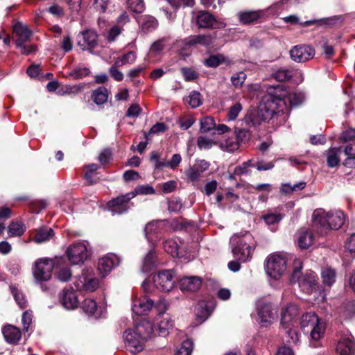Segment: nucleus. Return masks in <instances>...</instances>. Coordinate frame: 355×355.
<instances>
[{
    "label": "nucleus",
    "instance_id": "obj_1",
    "mask_svg": "<svg viewBox=\"0 0 355 355\" xmlns=\"http://www.w3.org/2000/svg\"><path fill=\"white\" fill-rule=\"evenodd\" d=\"M155 329L151 322L143 320L134 329H128L123 334L125 347L132 353L143 350L145 342L152 338Z\"/></svg>",
    "mask_w": 355,
    "mask_h": 355
},
{
    "label": "nucleus",
    "instance_id": "obj_2",
    "mask_svg": "<svg viewBox=\"0 0 355 355\" xmlns=\"http://www.w3.org/2000/svg\"><path fill=\"white\" fill-rule=\"evenodd\" d=\"M346 215L340 210L325 212L324 210H315L312 215L313 226L320 234L330 229L338 230L342 227Z\"/></svg>",
    "mask_w": 355,
    "mask_h": 355
},
{
    "label": "nucleus",
    "instance_id": "obj_3",
    "mask_svg": "<svg viewBox=\"0 0 355 355\" xmlns=\"http://www.w3.org/2000/svg\"><path fill=\"white\" fill-rule=\"evenodd\" d=\"M230 244L236 259L245 262L251 258L253 248L252 247V236L250 233L234 234L230 239Z\"/></svg>",
    "mask_w": 355,
    "mask_h": 355
},
{
    "label": "nucleus",
    "instance_id": "obj_4",
    "mask_svg": "<svg viewBox=\"0 0 355 355\" xmlns=\"http://www.w3.org/2000/svg\"><path fill=\"white\" fill-rule=\"evenodd\" d=\"M301 329L304 334H309L313 340H319L324 333L325 325L313 312L306 313L302 317Z\"/></svg>",
    "mask_w": 355,
    "mask_h": 355
},
{
    "label": "nucleus",
    "instance_id": "obj_5",
    "mask_svg": "<svg viewBox=\"0 0 355 355\" xmlns=\"http://www.w3.org/2000/svg\"><path fill=\"white\" fill-rule=\"evenodd\" d=\"M295 264H298L299 267H295L291 275V282H298L299 286L301 289L306 293H311L317 289V280L316 275L312 270H306L302 273L301 272L302 263L300 261H297Z\"/></svg>",
    "mask_w": 355,
    "mask_h": 355
},
{
    "label": "nucleus",
    "instance_id": "obj_6",
    "mask_svg": "<svg viewBox=\"0 0 355 355\" xmlns=\"http://www.w3.org/2000/svg\"><path fill=\"white\" fill-rule=\"evenodd\" d=\"M54 261L49 258L37 259L32 268V272L37 282L48 281L51 279L54 268Z\"/></svg>",
    "mask_w": 355,
    "mask_h": 355
},
{
    "label": "nucleus",
    "instance_id": "obj_7",
    "mask_svg": "<svg viewBox=\"0 0 355 355\" xmlns=\"http://www.w3.org/2000/svg\"><path fill=\"white\" fill-rule=\"evenodd\" d=\"M286 269V261L282 255L275 253L270 254L266 259V273L274 279H279Z\"/></svg>",
    "mask_w": 355,
    "mask_h": 355
},
{
    "label": "nucleus",
    "instance_id": "obj_8",
    "mask_svg": "<svg viewBox=\"0 0 355 355\" xmlns=\"http://www.w3.org/2000/svg\"><path fill=\"white\" fill-rule=\"evenodd\" d=\"M74 285L78 290L93 292L98 287L99 282L93 270L87 269L75 280Z\"/></svg>",
    "mask_w": 355,
    "mask_h": 355
},
{
    "label": "nucleus",
    "instance_id": "obj_9",
    "mask_svg": "<svg viewBox=\"0 0 355 355\" xmlns=\"http://www.w3.org/2000/svg\"><path fill=\"white\" fill-rule=\"evenodd\" d=\"M273 111L267 110L266 107H259L250 110L244 120L248 126L257 127L263 122L271 119Z\"/></svg>",
    "mask_w": 355,
    "mask_h": 355
},
{
    "label": "nucleus",
    "instance_id": "obj_10",
    "mask_svg": "<svg viewBox=\"0 0 355 355\" xmlns=\"http://www.w3.org/2000/svg\"><path fill=\"white\" fill-rule=\"evenodd\" d=\"M174 273L171 270H164L155 274L153 277L155 286L163 291H170L173 286L175 281Z\"/></svg>",
    "mask_w": 355,
    "mask_h": 355
},
{
    "label": "nucleus",
    "instance_id": "obj_11",
    "mask_svg": "<svg viewBox=\"0 0 355 355\" xmlns=\"http://www.w3.org/2000/svg\"><path fill=\"white\" fill-rule=\"evenodd\" d=\"M135 196V193L130 192L110 200L107 204L110 211L113 214H122L126 212L130 207L128 205L130 200Z\"/></svg>",
    "mask_w": 355,
    "mask_h": 355
},
{
    "label": "nucleus",
    "instance_id": "obj_12",
    "mask_svg": "<svg viewBox=\"0 0 355 355\" xmlns=\"http://www.w3.org/2000/svg\"><path fill=\"white\" fill-rule=\"evenodd\" d=\"M315 50L309 45H297L290 50L291 59L296 62H304L313 58Z\"/></svg>",
    "mask_w": 355,
    "mask_h": 355
},
{
    "label": "nucleus",
    "instance_id": "obj_13",
    "mask_svg": "<svg viewBox=\"0 0 355 355\" xmlns=\"http://www.w3.org/2000/svg\"><path fill=\"white\" fill-rule=\"evenodd\" d=\"M67 252L69 261L73 264L83 263L87 258V249L83 243L70 245Z\"/></svg>",
    "mask_w": 355,
    "mask_h": 355
},
{
    "label": "nucleus",
    "instance_id": "obj_14",
    "mask_svg": "<svg viewBox=\"0 0 355 355\" xmlns=\"http://www.w3.org/2000/svg\"><path fill=\"white\" fill-rule=\"evenodd\" d=\"M336 352L340 355H354L355 352V341L350 334H344L339 338Z\"/></svg>",
    "mask_w": 355,
    "mask_h": 355
},
{
    "label": "nucleus",
    "instance_id": "obj_15",
    "mask_svg": "<svg viewBox=\"0 0 355 355\" xmlns=\"http://www.w3.org/2000/svg\"><path fill=\"white\" fill-rule=\"evenodd\" d=\"M98 44V35L94 31L86 30L80 33L78 45L83 50H91Z\"/></svg>",
    "mask_w": 355,
    "mask_h": 355
},
{
    "label": "nucleus",
    "instance_id": "obj_16",
    "mask_svg": "<svg viewBox=\"0 0 355 355\" xmlns=\"http://www.w3.org/2000/svg\"><path fill=\"white\" fill-rule=\"evenodd\" d=\"M257 315L259 322L263 326H268L277 316V311L272 309L270 304L259 302L257 305Z\"/></svg>",
    "mask_w": 355,
    "mask_h": 355
},
{
    "label": "nucleus",
    "instance_id": "obj_17",
    "mask_svg": "<svg viewBox=\"0 0 355 355\" xmlns=\"http://www.w3.org/2000/svg\"><path fill=\"white\" fill-rule=\"evenodd\" d=\"M173 327V320L168 314H160L157 316L155 328L159 336H166Z\"/></svg>",
    "mask_w": 355,
    "mask_h": 355
},
{
    "label": "nucleus",
    "instance_id": "obj_18",
    "mask_svg": "<svg viewBox=\"0 0 355 355\" xmlns=\"http://www.w3.org/2000/svg\"><path fill=\"white\" fill-rule=\"evenodd\" d=\"M209 167V164L205 160H198L196 163L190 166L187 170L186 174L188 178L192 181H197L202 173L206 171Z\"/></svg>",
    "mask_w": 355,
    "mask_h": 355
},
{
    "label": "nucleus",
    "instance_id": "obj_19",
    "mask_svg": "<svg viewBox=\"0 0 355 355\" xmlns=\"http://www.w3.org/2000/svg\"><path fill=\"white\" fill-rule=\"evenodd\" d=\"M153 306V300L147 297L137 298L132 300V310L138 315H146Z\"/></svg>",
    "mask_w": 355,
    "mask_h": 355
},
{
    "label": "nucleus",
    "instance_id": "obj_20",
    "mask_svg": "<svg viewBox=\"0 0 355 355\" xmlns=\"http://www.w3.org/2000/svg\"><path fill=\"white\" fill-rule=\"evenodd\" d=\"M298 308L295 304H289L282 310L281 327L286 330L293 326V319L298 315Z\"/></svg>",
    "mask_w": 355,
    "mask_h": 355
},
{
    "label": "nucleus",
    "instance_id": "obj_21",
    "mask_svg": "<svg viewBox=\"0 0 355 355\" xmlns=\"http://www.w3.org/2000/svg\"><path fill=\"white\" fill-rule=\"evenodd\" d=\"M13 31L17 37V46H22V44L29 40L32 35L31 31L28 28L27 26L23 24L21 22H17L14 24Z\"/></svg>",
    "mask_w": 355,
    "mask_h": 355
},
{
    "label": "nucleus",
    "instance_id": "obj_22",
    "mask_svg": "<svg viewBox=\"0 0 355 355\" xmlns=\"http://www.w3.org/2000/svg\"><path fill=\"white\" fill-rule=\"evenodd\" d=\"M117 258L114 254H107L98 260V270L103 277L107 275L116 264Z\"/></svg>",
    "mask_w": 355,
    "mask_h": 355
},
{
    "label": "nucleus",
    "instance_id": "obj_23",
    "mask_svg": "<svg viewBox=\"0 0 355 355\" xmlns=\"http://www.w3.org/2000/svg\"><path fill=\"white\" fill-rule=\"evenodd\" d=\"M60 302L62 306L68 310L76 309L78 305V300L73 290H64L60 297Z\"/></svg>",
    "mask_w": 355,
    "mask_h": 355
},
{
    "label": "nucleus",
    "instance_id": "obj_24",
    "mask_svg": "<svg viewBox=\"0 0 355 355\" xmlns=\"http://www.w3.org/2000/svg\"><path fill=\"white\" fill-rule=\"evenodd\" d=\"M5 340L10 344H17L21 338L20 329L13 325L8 324L2 330Z\"/></svg>",
    "mask_w": 355,
    "mask_h": 355
},
{
    "label": "nucleus",
    "instance_id": "obj_25",
    "mask_svg": "<svg viewBox=\"0 0 355 355\" xmlns=\"http://www.w3.org/2000/svg\"><path fill=\"white\" fill-rule=\"evenodd\" d=\"M202 285V279L197 276L186 277L180 281V288L183 291L195 292Z\"/></svg>",
    "mask_w": 355,
    "mask_h": 355
},
{
    "label": "nucleus",
    "instance_id": "obj_26",
    "mask_svg": "<svg viewBox=\"0 0 355 355\" xmlns=\"http://www.w3.org/2000/svg\"><path fill=\"white\" fill-rule=\"evenodd\" d=\"M137 21L139 24L140 29L144 33L153 31L158 25L157 20L150 15L141 16L137 19Z\"/></svg>",
    "mask_w": 355,
    "mask_h": 355
},
{
    "label": "nucleus",
    "instance_id": "obj_27",
    "mask_svg": "<svg viewBox=\"0 0 355 355\" xmlns=\"http://www.w3.org/2000/svg\"><path fill=\"white\" fill-rule=\"evenodd\" d=\"M196 22L199 28H210L216 23V19L209 12L200 11L196 16Z\"/></svg>",
    "mask_w": 355,
    "mask_h": 355
},
{
    "label": "nucleus",
    "instance_id": "obj_28",
    "mask_svg": "<svg viewBox=\"0 0 355 355\" xmlns=\"http://www.w3.org/2000/svg\"><path fill=\"white\" fill-rule=\"evenodd\" d=\"M262 15L261 10H248L238 13V17L241 24H248L257 21Z\"/></svg>",
    "mask_w": 355,
    "mask_h": 355
},
{
    "label": "nucleus",
    "instance_id": "obj_29",
    "mask_svg": "<svg viewBox=\"0 0 355 355\" xmlns=\"http://www.w3.org/2000/svg\"><path fill=\"white\" fill-rule=\"evenodd\" d=\"M213 42V37L211 35H191L185 39V44L188 46L200 44L203 46H209Z\"/></svg>",
    "mask_w": 355,
    "mask_h": 355
},
{
    "label": "nucleus",
    "instance_id": "obj_30",
    "mask_svg": "<svg viewBox=\"0 0 355 355\" xmlns=\"http://www.w3.org/2000/svg\"><path fill=\"white\" fill-rule=\"evenodd\" d=\"M313 239V234L311 232L302 229L299 232L298 245L302 249H307L312 245Z\"/></svg>",
    "mask_w": 355,
    "mask_h": 355
},
{
    "label": "nucleus",
    "instance_id": "obj_31",
    "mask_svg": "<svg viewBox=\"0 0 355 355\" xmlns=\"http://www.w3.org/2000/svg\"><path fill=\"white\" fill-rule=\"evenodd\" d=\"M159 223L158 221H151L146 225L144 230L146 239L153 247L155 245L153 236H156L159 232Z\"/></svg>",
    "mask_w": 355,
    "mask_h": 355
},
{
    "label": "nucleus",
    "instance_id": "obj_32",
    "mask_svg": "<svg viewBox=\"0 0 355 355\" xmlns=\"http://www.w3.org/2000/svg\"><path fill=\"white\" fill-rule=\"evenodd\" d=\"M53 236L51 228L42 227L36 230L33 241L37 243H41L49 241Z\"/></svg>",
    "mask_w": 355,
    "mask_h": 355
},
{
    "label": "nucleus",
    "instance_id": "obj_33",
    "mask_svg": "<svg viewBox=\"0 0 355 355\" xmlns=\"http://www.w3.org/2000/svg\"><path fill=\"white\" fill-rule=\"evenodd\" d=\"M156 266L155 254L153 250H150L143 259L141 270L148 272Z\"/></svg>",
    "mask_w": 355,
    "mask_h": 355
},
{
    "label": "nucleus",
    "instance_id": "obj_34",
    "mask_svg": "<svg viewBox=\"0 0 355 355\" xmlns=\"http://www.w3.org/2000/svg\"><path fill=\"white\" fill-rule=\"evenodd\" d=\"M340 148H331L327 151V162L329 167L333 168L338 165L340 162Z\"/></svg>",
    "mask_w": 355,
    "mask_h": 355
},
{
    "label": "nucleus",
    "instance_id": "obj_35",
    "mask_svg": "<svg viewBox=\"0 0 355 355\" xmlns=\"http://www.w3.org/2000/svg\"><path fill=\"white\" fill-rule=\"evenodd\" d=\"M108 92L106 88L100 87L92 93V97L94 102L97 105H102L107 100Z\"/></svg>",
    "mask_w": 355,
    "mask_h": 355
},
{
    "label": "nucleus",
    "instance_id": "obj_36",
    "mask_svg": "<svg viewBox=\"0 0 355 355\" xmlns=\"http://www.w3.org/2000/svg\"><path fill=\"white\" fill-rule=\"evenodd\" d=\"M323 283L327 286H331L336 281V274L334 269L327 267L321 272Z\"/></svg>",
    "mask_w": 355,
    "mask_h": 355
},
{
    "label": "nucleus",
    "instance_id": "obj_37",
    "mask_svg": "<svg viewBox=\"0 0 355 355\" xmlns=\"http://www.w3.org/2000/svg\"><path fill=\"white\" fill-rule=\"evenodd\" d=\"M220 147L224 151L232 153L239 149V142L236 138H228L220 143Z\"/></svg>",
    "mask_w": 355,
    "mask_h": 355
},
{
    "label": "nucleus",
    "instance_id": "obj_38",
    "mask_svg": "<svg viewBox=\"0 0 355 355\" xmlns=\"http://www.w3.org/2000/svg\"><path fill=\"white\" fill-rule=\"evenodd\" d=\"M186 103L192 108H196L202 103V96L197 91H192L186 98Z\"/></svg>",
    "mask_w": 355,
    "mask_h": 355
},
{
    "label": "nucleus",
    "instance_id": "obj_39",
    "mask_svg": "<svg viewBox=\"0 0 355 355\" xmlns=\"http://www.w3.org/2000/svg\"><path fill=\"white\" fill-rule=\"evenodd\" d=\"M8 231L10 236H19L25 232V227L21 223L12 222L8 226Z\"/></svg>",
    "mask_w": 355,
    "mask_h": 355
},
{
    "label": "nucleus",
    "instance_id": "obj_40",
    "mask_svg": "<svg viewBox=\"0 0 355 355\" xmlns=\"http://www.w3.org/2000/svg\"><path fill=\"white\" fill-rule=\"evenodd\" d=\"M225 62V58L223 55H213L204 61V64L209 67H217Z\"/></svg>",
    "mask_w": 355,
    "mask_h": 355
},
{
    "label": "nucleus",
    "instance_id": "obj_41",
    "mask_svg": "<svg viewBox=\"0 0 355 355\" xmlns=\"http://www.w3.org/2000/svg\"><path fill=\"white\" fill-rule=\"evenodd\" d=\"M293 76L291 70L288 69H280L273 73L272 77L280 82L289 80Z\"/></svg>",
    "mask_w": 355,
    "mask_h": 355
},
{
    "label": "nucleus",
    "instance_id": "obj_42",
    "mask_svg": "<svg viewBox=\"0 0 355 355\" xmlns=\"http://www.w3.org/2000/svg\"><path fill=\"white\" fill-rule=\"evenodd\" d=\"M192 351L193 343L189 340H187L183 341L177 349L175 355H191Z\"/></svg>",
    "mask_w": 355,
    "mask_h": 355
},
{
    "label": "nucleus",
    "instance_id": "obj_43",
    "mask_svg": "<svg viewBox=\"0 0 355 355\" xmlns=\"http://www.w3.org/2000/svg\"><path fill=\"white\" fill-rule=\"evenodd\" d=\"M211 314V310L205 302H200L197 306L196 315L201 320H205Z\"/></svg>",
    "mask_w": 355,
    "mask_h": 355
},
{
    "label": "nucleus",
    "instance_id": "obj_44",
    "mask_svg": "<svg viewBox=\"0 0 355 355\" xmlns=\"http://www.w3.org/2000/svg\"><path fill=\"white\" fill-rule=\"evenodd\" d=\"M136 53L134 51H129L121 58H118L115 62V64L116 66H121L126 64H132L136 60Z\"/></svg>",
    "mask_w": 355,
    "mask_h": 355
},
{
    "label": "nucleus",
    "instance_id": "obj_45",
    "mask_svg": "<svg viewBox=\"0 0 355 355\" xmlns=\"http://www.w3.org/2000/svg\"><path fill=\"white\" fill-rule=\"evenodd\" d=\"M215 128L214 120L211 116H205L200 120V128L201 132H207Z\"/></svg>",
    "mask_w": 355,
    "mask_h": 355
},
{
    "label": "nucleus",
    "instance_id": "obj_46",
    "mask_svg": "<svg viewBox=\"0 0 355 355\" xmlns=\"http://www.w3.org/2000/svg\"><path fill=\"white\" fill-rule=\"evenodd\" d=\"M306 186L305 182H300L297 184H295L293 186L290 184H283L281 187L280 191L283 193H291L294 191L302 190Z\"/></svg>",
    "mask_w": 355,
    "mask_h": 355
},
{
    "label": "nucleus",
    "instance_id": "obj_47",
    "mask_svg": "<svg viewBox=\"0 0 355 355\" xmlns=\"http://www.w3.org/2000/svg\"><path fill=\"white\" fill-rule=\"evenodd\" d=\"M288 99L291 106L295 107L301 105L304 102L305 97L303 93L295 92L291 93L288 96Z\"/></svg>",
    "mask_w": 355,
    "mask_h": 355
},
{
    "label": "nucleus",
    "instance_id": "obj_48",
    "mask_svg": "<svg viewBox=\"0 0 355 355\" xmlns=\"http://www.w3.org/2000/svg\"><path fill=\"white\" fill-rule=\"evenodd\" d=\"M81 308L87 314L93 315L96 310L97 305L92 299H85L82 303Z\"/></svg>",
    "mask_w": 355,
    "mask_h": 355
},
{
    "label": "nucleus",
    "instance_id": "obj_49",
    "mask_svg": "<svg viewBox=\"0 0 355 355\" xmlns=\"http://www.w3.org/2000/svg\"><path fill=\"white\" fill-rule=\"evenodd\" d=\"M128 8L134 12L141 13L145 9V3L143 0H128Z\"/></svg>",
    "mask_w": 355,
    "mask_h": 355
},
{
    "label": "nucleus",
    "instance_id": "obj_50",
    "mask_svg": "<svg viewBox=\"0 0 355 355\" xmlns=\"http://www.w3.org/2000/svg\"><path fill=\"white\" fill-rule=\"evenodd\" d=\"M163 247L164 250L171 254V256L176 257L178 255V244L173 239L166 240L164 241Z\"/></svg>",
    "mask_w": 355,
    "mask_h": 355
},
{
    "label": "nucleus",
    "instance_id": "obj_51",
    "mask_svg": "<svg viewBox=\"0 0 355 355\" xmlns=\"http://www.w3.org/2000/svg\"><path fill=\"white\" fill-rule=\"evenodd\" d=\"M254 164L252 163L251 159H249L246 162H243L241 165L236 166L234 168V175H243L249 173V168L254 167Z\"/></svg>",
    "mask_w": 355,
    "mask_h": 355
},
{
    "label": "nucleus",
    "instance_id": "obj_52",
    "mask_svg": "<svg viewBox=\"0 0 355 355\" xmlns=\"http://www.w3.org/2000/svg\"><path fill=\"white\" fill-rule=\"evenodd\" d=\"M265 223L268 225H275L279 223L283 218V215L280 214L269 213L262 216Z\"/></svg>",
    "mask_w": 355,
    "mask_h": 355
},
{
    "label": "nucleus",
    "instance_id": "obj_53",
    "mask_svg": "<svg viewBox=\"0 0 355 355\" xmlns=\"http://www.w3.org/2000/svg\"><path fill=\"white\" fill-rule=\"evenodd\" d=\"M123 28L120 25H114L110 28L106 36L109 42H114L116 38L121 33Z\"/></svg>",
    "mask_w": 355,
    "mask_h": 355
},
{
    "label": "nucleus",
    "instance_id": "obj_54",
    "mask_svg": "<svg viewBox=\"0 0 355 355\" xmlns=\"http://www.w3.org/2000/svg\"><path fill=\"white\" fill-rule=\"evenodd\" d=\"M236 138V139L239 142H246L251 137V133L248 130L236 128L234 131Z\"/></svg>",
    "mask_w": 355,
    "mask_h": 355
},
{
    "label": "nucleus",
    "instance_id": "obj_55",
    "mask_svg": "<svg viewBox=\"0 0 355 355\" xmlns=\"http://www.w3.org/2000/svg\"><path fill=\"white\" fill-rule=\"evenodd\" d=\"M242 110V105L240 103H236L229 109L227 113V119L229 121H234L236 119L241 111Z\"/></svg>",
    "mask_w": 355,
    "mask_h": 355
},
{
    "label": "nucleus",
    "instance_id": "obj_56",
    "mask_svg": "<svg viewBox=\"0 0 355 355\" xmlns=\"http://www.w3.org/2000/svg\"><path fill=\"white\" fill-rule=\"evenodd\" d=\"M197 144L200 149L208 150L213 146L214 142L211 139L207 138L203 136H200L198 137Z\"/></svg>",
    "mask_w": 355,
    "mask_h": 355
},
{
    "label": "nucleus",
    "instance_id": "obj_57",
    "mask_svg": "<svg viewBox=\"0 0 355 355\" xmlns=\"http://www.w3.org/2000/svg\"><path fill=\"white\" fill-rule=\"evenodd\" d=\"M181 72L186 81H193L198 78L197 72L191 68L183 67Z\"/></svg>",
    "mask_w": 355,
    "mask_h": 355
},
{
    "label": "nucleus",
    "instance_id": "obj_58",
    "mask_svg": "<svg viewBox=\"0 0 355 355\" xmlns=\"http://www.w3.org/2000/svg\"><path fill=\"white\" fill-rule=\"evenodd\" d=\"M285 331L288 337L287 342L297 344L300 340V335L297 331L291 327H289Z\"/></svg>",
    "mask_w": 355,
    "mask_h": 355
},
{
    "label": "nucleus",
    "instance_id": "obj_59",
    "mask_svg": "<svg viewBox=\"0 0 355 355\" xmlns=\"http://www.w3.org/2000/svg\"><path fill=\"white\" fill-rule=\"evenodd\" d=\"M245 79L246 74L243 71H241L234 74L231 78V81L234 86L240 87L242 86Z\"/></svg>",
    "mask_w": 355,
    "mask_h": 355
},
{
    "label": "nucleus",
    "instance_id": "obj_60",
    "mask_svg": "<svg viewBox=\"0 0 355 355\" xmlns=\"http://www.w3.org/2000/svg\"><path fill=\"white\" fill-rule=\"evenodd\" d=\"M12 293L14 298L21 309H24L26 305V300L23 293L15 288H12Z\"/></svg>",
    "mask_w": 355,
    "mask_h": 355
},
{
    "label": "nucleus",
    "instance_id": "obj_61",
    "mask_svg": "<svg viewBox=\"0 0 355 355\" xmlns=\"http://www.w3.org/2000/svg\"><path fill=\"white\" fill-rule=\"evenodd\" d=\"M83 88H84L83 85H74V86L65 85L64 87H63L62 88V89H60L58 92V93L62 95L66 94H71V93L76 94V93L80 92Z\"/></svg>",
    "mask_w": 355,
    "mask_h": 355
},
{
    "label": "nucleus",
    "instance_id": "obj_62",
    "mask_svg": "<svg viewBox=\"0 0 355 355\" xmlns=\"http://www.w3.org/2000/svg\"><path fill=\"white\" fill-rule=\"evenodd\" d=\"M89 73V70L87 68H78L71 71L69 75L74 79H80L88 76Z\"/></svg>",
    "mask_w": 355,
    "mask_h": 355
},
{
    "label": "nucleus",
    "instance_id": "obj_63",
    "mask_svg": "<svg viewBox=\"0 0 355 355\" xmlns=\"http://www.w3.org/2000/svg\"><path fill=\"white\" fill-rule=\"evenodd\" d=\"M33 315L31 311H25L22 315L21 321L23 324V331H28L31 324L32 323Z\"/></svg>",
    "mask_w": 355,
    "mask_h": 355
},
{
    "label": "nucleus",
    "instance_id": "obj_64",
    "mask_svg": "<svg viewBox=\"0 0 355 355\" xmlns=\"http://www.w3.org/2000/svg\"><path fill=\"white\" fill-rule=\"evenodd\" d=\"M109 0H94L93 6L99 12L104 13L109 4Z\"/></svg>",
    "mask_w": 355,
    "mask_h": 355
}]
</instances>
